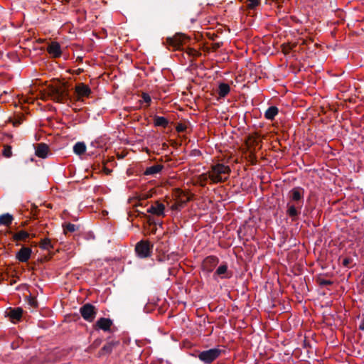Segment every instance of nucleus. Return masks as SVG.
<instances>
[{
    "label": "nucleus",
    "instance_id": "obj_13",
    "mask_svg": "<svg viewBox=\"0 0 364 364\" xmlns=\"http://www.w3.org/2000/svg\"><path fill=\"white\" fill-rule=\"evenodd\" d=\"M31 249L28 247H22L16 253V258L21 262H27L31 257Z\"/></svg>",
    "mask_w": 364,
    "mask_h": 364
},
{
    "label": "nucleus",
    "instance_id": "obj_4",
    "mask_svg": "<svg viewBox=\"0 0 364 364\" xmlns=\"http://www.w3.org/2000/svg\"><path fill=\"white\" fill-rule=\"evenodd\" d=\"M153 245L148 240H140L135 245V252L141 259L148 258L151 255Z\"/></svg>",
    "mask_w": 364,
    "mask_h": 364
},
{
    "label": "nucleus",
    "instance_id": "obj_3",
    "mask_svg": "<svg viewBox=\"0 0 364 364\" xmlns=\"http://www.w3.org/2000/svg\"><path fill=\"white\" fill-rule=\"evenodd\" d=\"M223 350L219 348H213L208 350L200 351L197 355L198 358L204 364H210L218 358Z\"/></svg>",
    "mask_w": 364,
    "mask_h": 364
},
{
    "label": "nucleus",
    "instance_id": "obj_11",
    "mask_svg": "<svg viewBox=\"0 0 364 364\" xmlns=\"http://www.w3.org/2000/svg\"><path fill=\"white\" fill-rule=\"evenodd\" d=\"M147 213L157 216L165 215V205L159 201H155L148 209Z\"/></svg>",
    "mask_w": 364,
    "mask_h": 364
},
{
    "label": "nucleus",
    "instance_id": "obj_44",
    "mask_svg": "<svg viewBox=\"0 0 364 364\" xmlns=\"http://www.w3.org/2000/svg\"><path fill=\"white\" fill-rule=\"evenodd\" d=\"M46 207H47V208H52V207L50 206V204H47V205H46Z\"/></svg>",
    "mask_w": 364,
    "mask_h": 364
},
{
    "label": "nucleus",
    "instance_id": "obj_35",
    "mask_svg": "<svg viewBox=\"0 0 364 364\" xmlns=\"http://www.w3.org/2000/svg\"><path fill=\"white\" fill-rule=\"evenodd\" d=\"M176 130L178 132H182L185 130V127L182 124H180V125L177 126Z\"/></svg>",
    "mask_w": 364,
    "mask_h": 364
},
{
    "label": "nucleus",
    "instance_id": "obj_42",
    "mask_svg": "<svg viewBox=\"0 0 364 364\" xmlns=\"http://www.w3.org/2000/svg\"><path fill=\"white\" fill-rule=\"evenodd\" d=\"M35 138H36V140L38 141L41 139V136L36 134L35 135Z\"/></svg>",
    "mask_w": 364,
    "mask_h": 364
},
{
    "label": "nucleus",
    "instance_id": "obj_12",
    "mask_svg": "<svg viewBox=\"0 0 364 364\" xmlns=\"http://www.w3.org/2000/svg\"><path fill=\"white\" fill-rule=\"evenodd\" d=\"M218 262L219 259L216 256H208L203 260V269H205L207 272H210L213 270V269L218 264Z\"/></svg>",
    "mask_w": 364,
    "mask_h": 364
},
{
    "label": "nucleus",
    "instance_id": "obj_29",
    "mask_svg": "<svg viewBox=\"0 0 364 364\" xmlns=\"http://www.w3.org/2000/svg\"><path fill=\"white\" fill-rule=\"evenodd\" d=\"M77 229V226L75 225V224H72V223H68V224H65L64 226H63V230L64 232L66 233L68 232H75L76 230Z\"/></svg>",
    "mask_w": 364,
    "mask_h": 364
},
{
    "label": "nucleus",
    "instance_id": "obj_40",
    "mask_svg": "<svg viewBox=\"0 0 364 364\" xmlns=\"http://www.w3.org/2000/svg\"><path fill=\"white\" fill-rule=\"evenodd\" d=\"M359 329L361 330V331H364V320H363L360 322V324L359 326Z\"/></svg>",
    "mask_w": 364,
    "mask_h": 364
},
{
    "label": "nucleus",
    "instance_id": "obj_22",
    "mask_svg": "<svg viewBox=\"0 0 364 364\" xmlns=\"http://www.w3.org/2000/svg\"><path fill=\"white\" fill-rule=\"evenodd\" d=\"M154 124L156 127H166L168 124V120L164 117L154 116Z\"/></svg>",
    "mask_w": 364,
    "mask_h": 364
},
{
    "label": "nucleus",
    "instance_id": "obj_14",
    "mask_svg": "<svg viewBox=\"0 0 364 364\" xmlns=\"http://www.w3.org/2000/svg\"><path fill=\"white\" fill-rule=\"evenodd\" d=\"M228 264L226 263L220 264L214 273V277L218 275L220 276L221 279L230 278L232 277V273L228 272Z\"/></svg>",
    "mask_w": 364,
    "mask_h": 364
},
{
    "label": "nucleus",
    "instance_id": "obj_19",
    "mask_svg": "<svg viewBox=\"0 0 364 364\" xmlns=\"http://www.w3.org/2000/svg\"><path fill=\"white\" fill-rule=\"evenodd\" d=\"M75 91L80 97H88L91 93L90 88L83 83L76 85Z\"/></svg>",
    "mask_w": 364,
    "mask_h": 364
},
{
    "label": "nucleus",
    "instance_id": "obj_15",
    "mask_svg": "<svg viewBox=\"0 0 364 364\" xmlns=\"http://www.w3.org/2000/svg\"><path fill=\"white\" fill-rule=\"evenodd\" d=\"M7 232L12 234V240L17 242L16 245H20L18 242H19V241L25 242L30 237V234L25 230H21V231L14 233V234L12 233L11 231H9Z\"/></svg>",
    "mask_w": 364,
    "mask_h": 364
},
{
    "label": "nucleus",
    "instance_id": "obj_6",
    "mask_svg": "<svg viewBox=\"0 0 364 364\" xmlns=\"http://www.w3.org/2000/svg\"><path fill=\"white\" fill-rule=\"evenodd\" d=\"M80 312L82 318L88 321L92 322L97 314L96 309L92 304L87 303L84 304L80 309Z\"/></svg>",
    "mask_w": 364,
    "mask_h": 364
},
{
    "label": "nucleus",
    "instance_id": "obj_47",
    "mask_svg": "<svg viewBox=\"0 0 364 364\" xmlns=\"http://www.w3.org/2000/svg\"><path fill=\"white\" fill-rule=\"evenodd\" d=\"M46 120H47V122H48V117L46 118Z\"/></svg>",
    "mask_w": 364,
    "mask_h": 364
},
{
    "label": "nucleus",
    "instance_id": "obj_38",
    "mask_svg": "<svg viewBox=\"0 0 364 364\" xmlns=\"http://www.w3.org/2000/svg\"><path fill=\"white\" fill-rule=\"evenodd\" d=\"M350 262V259L348 258H345L343 260V264L345 266V267H347L348 265Z\"/></svg>",
    "mask_w": 364,
    "mask_h": 364
},
{
    "label": "nucleus",
    "instance_id": "obj_27",
    "mask_svg": "<svg viewBox=\"0 0 364 364\" xmlns=\"http://www.w3.org/2000/svg\"><path fill=\"white\" fill-rule=\"evenodd\" d=\"M2 154L6 158H10L12 156L11 146L8 144L4 145V149L2 150Z\"/></svg>",
    "mask_w": 364,
    "mask_h": 364
},
{
    "label": "nucleus",
    "instance_id": "obj_45",
    "mask_svg": "<svg viewBox=\"0 0 364 364\" xmlns=\"http://www.w3.org/2000/svg\"><path fill=\"white\" fill-rule=\"evenodd\" d=\"M47 156H48V147L47 146V152H46Z\"/></svg>",
    "mask_w": 364,
    "mask_h": 364
},
{
    "label": "nucleus",
    "instance_id": "obj_46",
    "mask_svg": "<svg viewBox=\"0 0 364 364\" xmlns=\"http://www.w3.org/2000/svg\"><path fill=\"white\" fill-rule=\"evenodd\" d=\"M31 161H34L33 158H31Z\"/></svg>",
    "mask_w": 364,
    "mask_h": 364
},
{
    "label": "nucleus",
    "instance_id": "obj_2",
    "mask_svg": "<svg viewBox=\"0 0 364 364\" xmlns=\"http://www.w3.org/2000/svg\"><path fill=\"white\" fill-rule=\"evenodd\" d=\"M46 93L47 97H50L56 102H62L65 97L64 85L60 81L52 85H47Z\"/></svg>",
    "mask_w": 364,
    "mask_h": 364
},
{
    "label": "nucleus",
    "instance_id": "obj_30",
    "mask_svg": "<svg viewBox=\"0 0 364 364\" xmlns=\"http://www.w3.org/2000/svg\"><path fill=\"white\" fill-rule=\"evenodd\" d=\"M23 117H24L21 114H18V115L15 116L13 119L14 126L17 127V126L20 125L23 121Z\"/></svg>",
    "mask_w": 364,
    "mask_h": 364
},
{
    "label": "nucleus",
    "instance_id": "obj_20",
    "mask_svg": "<svg viewBox=\"0 0 364 364\" xmlns=\"http://www.w3.org/2000/svg\"><path fill=\"white\" fill-rule=\"evenodd\" d=\"M35 155L42 159H46V143L33 144Z\"/></svg>",
    "mask_w": 364,
    "mask_h": 364
},
{
    "label": "nucleus",
    "instance_id": "obj_33",
    "mask_svg": "<svg viewBox=\"0 0 364 364\" xmlns=\"http://www.w3.org/2000/svg\"><path fill=\"white\" fill-rule=\"evenodd\" d=\"M318 283L321 286H323V287L327 286V285H331L333 284V282L331 280H327V279H319Z\"/></svg>",
    "mask_w": 364,
    "mask_h": 364
},
{
    "label": "nucleus",
    "instance_id": "obj_28",
    "mask_svg": "<svg viewBox=\"0 0 364 364\" xmlns=\"http://www.w3.org/2000/svg\"><path fill=\"white\" fill-rule=\"evenodd\" d=\"M114 346V344L112 342H109L104 345V346L101 349L102 354L110 353L112 351Z\"/></svg>",
    "mask_w": 364,
    "mask_h": 364
},
{
    "label": "nucleus",
    "instance_id": "obj_31",
    "mask_svg": "<svg viewBox=\"0 0 364 364\" xmlns=\"http://www.w3.org/2000/svg\"><path fill=\"white\" fill-rule=\"evenodd\" d=\"M28 304L33 308H38V301L37 297L31 296L30 298L28 299Z\"/></svg>",
    "mask_w": 364,
    "mask_h": 364
},
{
    "label": "nucleus",
    "instance_id": "obj_10",
    "mask_svg": "<svg viewBox=\"0 0 364 364\" xmlns=\"http://www.w3.org/2000/svg\"><path fill=\"white\" fill-rule=\"evenodd\" d=\"M31 90L32 92V95L33 100H36L37 101V104L38 106L41 107V109H43V107L41 102H38V100H41L42 101L46 100V93L44 92V89L43 86L40 88L37 89L36 85H33V87L31 88Z\"/></svg>",
    "mask_w": 364,
    "mask_h": 364
},
{
    "label": "nucleus",
    "instance_id": "obj_8",
    "mask_svg": "<svg viewBox=\"0 0 364 364\" xmlns=\"http://www.w3.org/2000/svg\"><path fill=\"white\" fill-rule=\"evenodd\" d=\"M47 53H48L52 58H59L62 55V48L60 43L57 41H47Z\"/></svg>",
    "mask_w": 364,
    "mask_h": 364
},
{
    "label": "nucleus",
    "instance_id": "obj_17",
    "mask_svg": "<svg viewBox=\"0 0 364 364\" xmlns=\"http://www.w3.org/2000/svg\"><path fill=\"white\" fill-rule=\"evenodd\" d=\"M112 324V321L107 318H100L95 323V326L104 331H109Z\"/></svg>",
    "mask_w": 364,
    "mask_h": 364
},
{
    "label": "nucleus",
    "instance_id": "obj_9",
    "mask_svg": "<svg viewBox=\"0 0 364 364\" xmlns=\"http://www.w3.org/2000/svg\"><path fill=\"white\" fill-rule=\"evenodd\" d=\"M185 36L183 34L176 33L172 37H168L166 39V43L169 46H172L173 48L178 49L182 45Z\"/></svg>",
    "mask_w": 364,
    "mask_h": 364
},
{
    "label": "nucleus",
    "instance_id": "obj_5",
    "mask_svg": "<svg viewBox=\"0 0 364 364\" xmlns=\"http://www.w3.org/2000/svg\"><path fill=\"white\" fill-rule=\"evenodd\" d=\"M304 189L301 187H295L289 191L288 197L290 202L296 203L299 207H303L304 203Z\"/></svg>",
    "mask_w": 364,
    "mask_h": 364
},
{
    "label": "nucleus",
    "instance_id": "obj_7",
    "mask_svg": "<svg viewBox=\"0 0 364 364\" xmlns=\"http://www.w3.org/2000/svg\"><path fill=\"white\" fill-rule=\"evenodd\" d=\"M302 207L296 205V203L289 201L287 203V215L291 218V221H295L301 214Z\"/></svg>",
    "mask_w": 364,
    "mask_h": 364
},
{
    "label": "nucleus",
    "instance_id": "obj_36",
    "mask_svg": "<svg viewBox=\"0 0 364 364\" xmlns=\"http://www.w3.org/2000/svg\"><path fill=\"white\" fill-rule=\"evenodd\" d=\"M41 247L42 249H46V237H45V238L41 239Z\"/></svg>",
    "mask_w": 364,
    "mask_h": 364
},
{
    "label": "nucleus",
    "instance_id": "obj_41",
    "mask_svg": "<svg viewBox=\"0 0 364 364\" xmlns=\"http://www.w3.org/2000/svg\"><path fill=\"white\" fill-rule=\"evenodd\" d=\"M38 288L40 289L41 290V297L43 298V288H41L40 287H38Z\"/></svg>",
    "mask_w": 364,
    "mask_h": 364
},
{
    "label": "nucleus",
    "instance_id": "obj_34",
    "mask_svg": "<svg viewBox=\"0 0 364 364\" xmlns=\"http://www.w3.org/2000/svg\"><path fill=\"white\" fill-rule=\"evenodd\" d=\"M142 100L144 102L149 104L151 101V98L148 93L144 92L142 93Z\"/></svg>",
    "mask_w": 364,
    "mask_h": 364
},
{
    "label": "nucleus",
    "instance_id": "obj_37",
    "mask_svg": "<svg viewBox=\"0 0 364 364\" xmlns=\"http://www.w3.org/2000/svg\"><path fill=\"white\" fill-rule=\"evenodd\" d=\"M193 156H200L201 154V152L198 149H194L192 151Z\"/></svg>",
    "mask_w": 364,
    "mask_h": 364
},
{
    "label": "nucleus",
    "instance_id": "obj_18",
    "mask_svg": "<svg viewBox=\"0 0 364 364\" xmlns=\"http://www.w3.org/2000/svg\"><path fill=\"white\" fill-rule=\"evenodd\" d=\"M164 169V166L161 164H154L151 166L147 167L144 171V176H156L158 173Z\"/></svg>",
    "mask_w": 364,
    "mask_h": 364
},
{
    "label": "nucleus",
    "instance_id": "obj_43",
    "mask_svg": "<svg viewBox=\"0 0 364 364\" xmlns=\"http://www.w3.org/2000/svg\"><path fill=\"white\" fill-rule=\"evenodd\" d=\"M36 162L38 163V161H36ZM38 162H40V164H38V166H40V165L42 166H43V163L42 160L38 161Z\"/></svg>",
    "mask_w": 364,
    "mask_h": 364
},
{
    "label": "nucleus",
    "instance_id": "obj_21",
    "mask_svg": "<svg viewBox=\"0 0 364 364\" xmlns=\"http://www.w3.org/2000/svg\"><path fill=\"white\" fill-rule=\"evenodd\" d=\"M279 109L275 106L269 107L264 112V117L268 120H273L278 114Z\"/></svg>",
    "mask_w": 364,
    "mask_h": 364
},
{
    "label": "nucleus",
    "instance_id": "obj_39",
    "mask_svg": "<svg viewBox=\"0 0 364 364\" xmlns=\"http://www.w3.org/2000/svg\"><path fill=\"white\" fill-rule=\"evenodd\" d=\"M273 1H274L276 4H277L279 5V6H280V4L282 3H284L285 1V0H272Z\"/></svg>",
    "mask_w": 364,
    "mask_h": 364
},
{
    "label": "nucleus",
    "instance_id": "obj_23",
    "mask_svg": "<svg viewBox=\"0 0 364 364\" xmlns=\"http://www.w3.org/2000/svg\"><path fill=\"white\" fill-rule=\"evenodd\" d=\"M230 88L228 84L222 82L218 87V95L220 97H225L229 92Z\"/></svg>",
    "mask_w": 364,
    "mask_h": 364
},
{
    "label": "nucleus",
    "instance_id": "obj_24",
    "mask_svg": "<svg viewBox=\"0 0 364 364\" xmlns=\"http://www.w3.org/2000/svg\"><path fill=\"white\" fill-rule=\"evenodd\" d=\"M14 218L9 213H5L0 215V225H4L9 226L11 224Z\"/></svg>",
    "mask_w": 364,
    "mask_h": 364
},
{
    "label": "nucleus",
    "instance_id": "obj_26",
    "mask_svg": "<svg viewBox=\"0 0 364 364\" xmlns=\"http://www.w3.org/2000/svg\"><path fill=\"white\" fill-rule=\"evenodd\" d=\"M47 260L48 259V257L54 254L55 251H58V249H55L52 244L51 241L47 237Z\"/></svg>",
    "mask_w": 364,
    "mask_h": 364
},
{
    "label": "nucleus",
    "instance_id": "obj_16",
    "mask_svg": "<svg viewBox=\"0 0 364 364\" xmlns=\"http://www.w3.org/2000/svg\"><path fill=\"white\" fill-rule=\"evenodd\" d=\"M6 314L11 321L16 322L20 321L21 318L23 309L20 307L10 309L8 311H6Z\"/></svg>",
    "mask_w": 364,
    "mask_h": 364
},
{
    "label": "nucleus",
    "instance_id": "obj_25",
    "mask_svg": "<svg viewBox=\"0 0 364 364\" xmlns=\"http://www.w3.org/2000/svg\"><path fill=\"white\" fill-rule=\"evenodd\" d=\"M86 151V146L84 142H77L73 146V151L77 155H81Z\"/></svg>",
    "mask_w": 364,
    "mask_h": 364
},
{
    "label": "nucleus",
    "instance_id": "obj_32",
    "mask_svg": "<svg viewBox=\"0 0 364 364\" xmlns=\"http://www.w3.org/2000/svg\"><path fill=\"white\" fill-rule=\"evenodd\" d=\"M248 2V7L251 9H255L259 4V0H247Z\"/></svg>",
    "mask_w": 364,
    "mask_h": 364
},
{
    "label": "nucleus",
    "instance_id": "obj_1",
    "mask_svg": "<svg viewBox=\"0 0 364 364\" xmlns=\"http://www.w3.org/2000/svg\"><path fill=\"white\" fill-rule=\"evenodd\" d=\"M230 172V166L218 163L211 165L210 170L205 174L213 183H218L227 181Z\"/></svg>",
    "mask_w": 364,
    "mask_h": 364
}]
</instances>
